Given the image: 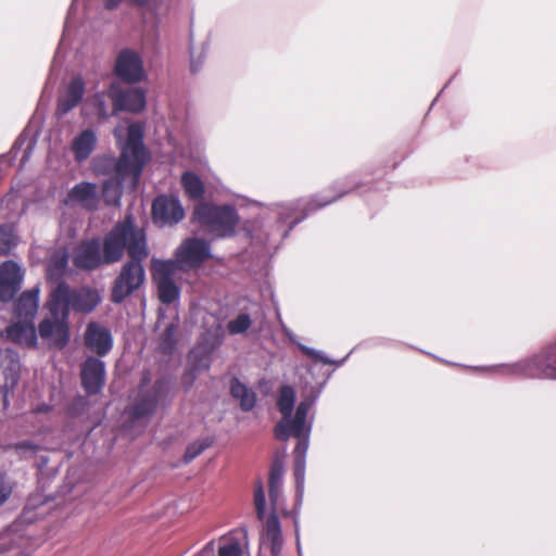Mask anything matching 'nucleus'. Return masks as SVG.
Listing matches in <instances>:
<instances>
[{
  "label": "nucleus",
  "mask_w": 556,
  "mask_h": 556,
  "mask_svg": "<svg viewBox=\"0 0 556 556\" xmlns=\"http://www.w3.org/2000/svg\"><path fill=\"white\" fill-rule=\"evenodd\" d=\"M101 302L99 291L89 286L71 288L60 281L49 293L46 307L51 318H45L38 326L39 336L55 349H63L70 341L68 317L71 311L90 314Z\"/></svg>",
  "instance_id": "nucleus-1"
},
{
  "label": "nucleus",
  "mask_w": 556,
  "mask_h": 556,
  "mask_svg": "<svg viewBox=\"0 0 556 556\" xmlns=\"http://www.w3.org/2000/svg\"><path fill=\"white\" fill-rule=\"evenodd\" d=\"M105 257L114 263L119 262L125 253L129 258L147 260L149 248L143 228L136 224L131 214L117 222L103 238Z\"/></svg>",
  "instance_id": "nucleus-2"
},
{
  "label": "nucleus",
  "mask_w": 556,
  "mask_h": 556,
  "mask_svg": "<svg viewBox=\"0 0 556 556\" xmlns=\"http://www.w3.org/2000/svg\"><path fill=\"white\" fill-rule=\"evenodd\" d=\"M193 218L208 232L216 237H231L236 232L239 216L231 205L199 203L193 211Z\"/></svg>",
  "instance_id": "nucleus-3"
},
{
  "label": "nucleus",
  "mask_w": 556,
  "mask_h": 556,
  "mask_svg": "<svg viewBox=\"0 0 556 556\" xmlns=\"http://www.w3.org/2000/svg\"><path fill=\"white\" fill-rule=\"evenodd\" d=\"M146 260L129 258L121 268L111 289V301L123 303L129 295L141 288L146 280L142 263Z\"/></svg>",
  "instance_id": "nucleus-4"
},
{
  "label": "nucleus",
  "mask_w": 556,
  "mask_h": 556,
  "mask_svg": "<svg viewBox=\"0 0 556 556\" xmlns=\"http://www.w3.org/2000/svg\"><path fill=\"white\" fill-rule=\"evenodd\" d=\"M179 266L173 260H153L151 263L152 279L157 288V298L161 303L170 305L180 296V288L174 281Z\"/></svg>",
  "instance_id": "nucleus-5"
},
{
  "label": "nucleus",
  "mask_w": 556,
  "mask_h": 556,
  "mask_svg": "<svg viewBox=\"0 0 556 556\" xmlns=\"http://www.w3.org/2000/svg\"><path fill=\"white\" fill-rule=\"evenodd\" d=\"M72 263L81 271H92L103 265L114 264L106 260L104 242L99 237L81 240L73 251Z\"/></svg>",
  "instance_id": "nucleus-6"
},
{
  "label": "nucleus",
  "mask_w": 556,
  "mask_h": 556,
  "mask_svg": "<svg viewBox=\"0 0 556 556\" xmlns=\"http://www.w3.org/2000/svg\"><path fill=\"white\" fill-rule=\"evenodd\" d=\"M134 163L127 157L126 152H121L118 159L111 155H99L92 160L91 168L97 176H111L110 179L117 178L125 180L131 176L137 181L140 175L134 169Z\"/></svg>",
  "instance_id": "nucleus-7"
},
{
  "label": "nucleus",
  "mask_w": 556,
  "mask_h": 556,
  "mask_svg": "<svg viewBox=\"0 0 556 556\" xmlns=\"http://www.w3.org/2000/svg\"><path fill=\"white\" fill-rule=\"evenodd\" d=\"M169 391V381L166 378H159L154 381L151 389L140 391L138 400L131 407L130 415L134 419L151 416L161 400H163Z\"/></svg>",
  "instance_id": "nucleus-8"
},
{
  "label": "nucleus",
  "mask_w": 556,
  "mask_h": 556,
  "mask_svg": "<svg viewBox=\"0 0 556 556\" xmlns=\"http://www.w3.org/2000/svg\"><path fill=\"white\" fill-rule=\"evenodd\" d=\"M210 243L204 239L188 238L177 249L175 253L176 262L179 269L187 266L189 268H197L201 266L206 260L211 258Z\"/></svg>",
  "instance_id": "nucleus-9"
},
{
  "label": "nucleus",
  "mask_w": 556,
  "mask_h": 556,
  "mask_svg": "<svg viewBox=\"0 0 556 556\" xmlns=\"http://www.w3.org/2000/svg\"><path fill=\"white\" fill-rule=\"evenodd\" d=\"M114 72L123 81L135 84L144 77L143 62L140 54L131 49H123L117 54Z\"/></svg>",
  "instance_id": "nucleus-10"
},
{
  "label": "nucleus",
  "mask_w": 556,
  "mask_h": 556,
  "mask_svg": "<svg viewBox=\"0 0 556 556\" xmlns=\"http://www.w3.org/2000/svg\"><path fill=\"white\" fill-rule=\"evenodd\" d=\"M109 99L113 102V113L122 111L138 113L146 106V94L140 88L121 90L112 84L109 89Z\"/></svg>",
  "instance_id": "nucleus-11"
},
{
  "label": "nucleus",
  "mask_w": 556,
  "mask_h": 556,
  "mask_svg": "<svg viewBox=\"0 0 556 556\" xmlns=\"http://www.w3.org/2000/svg\"><path fill=\"white\" fill-rule=\"evenodd\" d=\"M122 152H126L127 157L134 163L132 166L137 175H141L149 155L143 144V130L140 125L131 124L128 126L127 140L122 148Z\"/></svg>",
  "instance_id": "nucleus-12"
},
{
  "label": "nucleus",
  "mask_w": 556,
  "mask_h": 556,
  "mask_svg": "<svg viewBox=\"0 0 556 556\" xmlns=\"http://www.w3.org/2000/svg\"><path fill=\"white\" fill-rule=\"evenodd\" d=\"M81 384L87 394L100 393L105 383V365L97 357L89 356L81 365Z\"/></svg>",
  "instance_id": "nucleus-13"
},
{
  "label": "nucleus",
  "mask_w": 556,
  "mask_h": 556,
  "mask_svg": "<svg viewBox=\"0 0 556 556\" xmlns=\"http://www.w3.org/2000/svg\"><path fill=\"white\" fill-rule=\"evenodd\" d=\"M23 271L14 261H5L0 265V301L10 302L21 289Z\"/></svg>",
  "instance_id": "nucleus-14"
},
{
  "label": "nucleus",
  "mask_w": 556,
  "mask_h": 556,
  "mask_svg": "<svg viewBox=\"0 0 556 556\" xmlns=\"http://www.w3.org/2000/svg\"><path fill=\"white\" fill-rule=\"evenodd\" d=\"M84 341L86 348L99 357L109 354L113 348L111 331L96 321H91L87 325Z\"/></svg>",
  "instance_id": "nucleus-15"
},
{
  "label": "nucleus",
  "mask_w": 556,
  "mask_h": 556,
  "mask_svg": "<svg viewBox=\"0 0 556 556\" xmlns=\"http://www.w3.org/2000/svg\"><path fill=\"white\" fill-rule=\"evenodd\" d=\"M153 219L162 224H177L185 216V211L178 199L168 195H159L152 203Z\"/></svg>",
  "instance_id": "nucleus-16"
},
{
  "label": "nucleus",
  "mask_w": 556,
  "mask_h": 556,
  "mask_svg": "<svg viewBox=\"0 0 556 556\" xmlns=\"http://www.w3.org/2000/svg\"><path fill=\"white\" fill-rule=\"evenodd\" d=\"M65 204H78L86 211H97L100 204L97 185L89 181L76 184L68 191Z\"/></svg>",
  "instance_id": "nucleus-17"
},
{
  "label": "nucleus",
  "mask_w": 556,
  "mask_h": 556,
  "mask_svg": "<svg viewBox=\"0 0 556 556\" xmlns=\"http://www.w3.org/2000/svg\"><path fill=\"white\" fill-rule=\"evenodd\" d=\"M85 93V80L81 76H74L66 90L65 93L58 99L56 104V114L59 116L66 115L70 111L76 108L80 101L83 100Z\"/></svg>",
  "instance_id": "nucleus-18"
},
{
  "label": "nucleus",
  "mask_w": 556,
  "mask_h": 556,
  "mask_svg": "<svg viewBox=\"0 0 556 556\" xmlns=\"http://www.w3.org/2000/svg\"><path fill=\"white\" fill-rule=\"evenodd\" d=\"M8 340L28 348L37 344V334L33 321L17 320L1 332Z\"/></svg>",
  "instance_id": "nucleus-19"
},
{
  "label": "nucleus",
  "mask_w": 556,
  "mask_h": 556,
  "mask_svg": "<svg viewBox=\"0 0 556 556\" xmlns=\"http://www.w3.org/2000/svg\"><path fill=\"white\" fill-rule=\"evenodd\" d=\"M98 143V137L93 129L81 130L71 142V151L77 163L87 161L94 152Z\"/></svg>",
  "instance_id": "nucleus-20"
},
{
  "label": "nucleus",
  "mask_w": 556,
  "mask_h": 556,
  "mask_svg": "<svg viewBox=\"0 0 556 556\" xmlns=\"http://www.w3.org/2000/svg\"><path fill=\"white\" fill-rule=\"evenodd\" d=\"M40 289L35 287L24 291L14 303V315L20 320L33 321L39 306Z\"/></svg>",
  "instance_id": "nucleus-21"
},
{
  "label": "nucleus",
  "mask_w": 556,
  "mask_h": 556,
  "mask_svg": "<svg viewBox=\"0 0 556 556\" xmlns=\"http://www.w3.org/2000/svg\"><path fill=\"white\" fill-rule=\"evenodd\" d=\"M309 427H306V419L294 415L293 418H282L274 429L276 439L287 441L291 435L298 439L306 438Z\"/></svg>",
  "instance_id": "nucleus-22"
},
{
  "label": "nucleus",
  "mask_w": 556,
  "mask_h": 556,
  "mask_svg": "<svg viewBox=\"0 0 556 556\" xmlns=\"http://www.w3.org/2000/svg\"><path fill=\"white\" fill-rule=\"evenodd\" d=\"M361 187H362V184H359V182H353L348 188H338L336 186H331L328 188V191H331V195L324 197V198L316 197V198L311 199L306 204L305 211L313 212V211L323 208Z\"/></svg>",
  "instance_id": "nucleus-23"
},
{
  "label": "nucleus",
  "mask_w": 556,
  "mask_h": 556,
  "mask_svg": "<svg viewBox=\"0 0 556 556\" xmlns=\"http://www.w3.org/2000/svg\"><path fill=\"white\" fill-rule=\"evenodd\" d=\"M230 394L239 400L240 408L243 412H250L256 405V393L237 377H232L230 380Z\"/></svg>",
  "instance_id": "nucleus-24"
},
{
  "label": "nucleus",
  "mask_w": 556,
  "mask_h": 556,
  "mask_svg": "<svg viewBox=\"0 0 556 556\" xmlns=\"http://www.w3.org/2000/svg\"><path fill=\"white\" fill-rule=\"evenodd\" d=\"M186 195L192 201H200L205 194V187L201 178L193 172L187 170L180 178Z\"/></svg>",
  "instance_id": "nucleus-25"
},
{
  "label": "nucleus",
  "mask_w": 556,
  "mask_h": 556,
  "mask_svg": "<svg viewBox=\"0 0 556 556\" xmlns=\"http://www.w3.org/2000/svg\"><path fill=\"white\" fill-rule=\"evenodd\" d=\"M283 466L278 459L270 465L268 477V494L270 503L275 506L278 503L282 483Z\"/></svg>",
  "instance_id": "nucleus-26"
},
{
  "label": "nucleus",
  "mask_w": 556,
  "mask_h": 556,
  "mask_svg": "<svg viewBox=\"0 0 556 556\" xmlns=\"http://www.w3.org/2000/svg\"><path fill=\"white\" fill-rule=\"evenodd\" d=\"M295 392L290 386H282L279 389L277 400L278 410L281 413L282 418H290L294 407Z\"/></svg>",
  "instance_id": "nucleus-27"
},
{
  "label": "nucleus",
  "mask_w": 556,
  "mask_h": 556,
  "mask_svg": "<svg viewBox=\"0 0 556 556\" xmlns=\"http://www.w3.org/2000/svg\"><path fill=\"white\" fill-rule=\"evenodd\" d=\"M117 178L108 179L102 185V197L108 205H118L122 197V182Z\"/></svg>",
  "instance_id": "nucleus-28"
},
{
  "label": "nucleus",
  "mask_w": 556,
  "mask_h": 556,
  "mask_svg": "<svg viewBox=\"0 0 556 556\" xmlns=\"http://www.w3.org/2000/svg\"><path fill=\"white\" fill-rule=\"evenodd\" d=\"M15 245L13 229L8 225L0 226V255H7Z\"/></svg>",
  "instance_id": "nucleus-29"
},
{
  "label": "nucleus",
  "mask_w": 556,
  "mask_h": 556,
  "mask_svg": "<svg viewBox=\"0 0 556 556\" xmlns=\"http://www.w3.org/2000/svg\"><path fill=\"white\" fill-rule=\"evenodd\" d=\"M212 445V440L206 438L201 441H195L189 444L186 448V453L184 455V460L186 463H190L199 455H201L207 447Z\"/></svg>",
  "instance_id": "nucleus-30"
},
{
  "label": "nucleus",
  "mask_w": 556,
  "mask_h": 556,
  "mask_svg": "<svg viewBox=\"0 0 556 556\" xmlns=\"http://www.w3.org/2000/svg\"><path fill=\"white\" fill-rule=\"evenodd\" d=\"M251 327V318L248 314H239L235 319L230 320L227 325L230 334L244 333Z\"/></svg>",
  "instance_id": "nucleus-31"
},
{
  "label": "nucleus",
  "mask_w": 556,
  "mask_h": 556,
  "mask_svg": "<svg viewBox=\"0 0 556 556\" xmlns=\"http://www.w3.org/2000/svg\"><path fill=\"white\" fill-rule=\"evenodd\" d=\"M254 506L257 518L263 520L265 517L266 500L262 480H258L254 486Z\"/></svg>",
  "instance_id": "nucleus-32"
},
{
  "label": "nucleus",
  "mask_w": 556,
  "mask_h": 556,
  "mask_svg": "<svg viewBox=\"0 0 556 556\" xmlns=\"http://www.w3.org/2000/svg\"><path fill=\"white\" fill-rule=\"evenodd\" d=\"M175 334H176V326L174 324H169L168 326H166V328L164 329V331L161 336L160 346H161L162 352L170 353L174 350L175 344H176Z\"/></svg>",
  "instance_id": "nucleus-33"
},
{
  "label": "nucleus",
  "mask_w": 556,
  "mask_h": 556,
  "mask_svg": "<svg viewBox=\"0 0 556 556\" xmlns=\"http://www.w3.org/2000/svg\"><path fill=\"white\" fill-rule=\"evenodd\" d=\"M106 98H109V93L98 92L93 96L92 102L97 110V114L100 118H108L111 115H115L113 113V109L110 111L106 104Z\"/></svg>",
  "instance_id": "nucleus-34"
},
{
  "label": "nucleus",
  "mask_w": 556,
  "mask_h": 556,
  "mask_svg": "<svg viewBox=\"0 0 556 556\" xmlns=\"http://www.w3.org/2000/svg\"><path fill=\"white\" fill-rule=\"evenodd\" d=\"M277 538H282L280 521L276 514H270L266 520V539L277 540Z\"/></svg>",
  "instance_id": "nucleus-35"
},
{
  "label": "nucleus",
  "mask_w": 556,
  "mask_h": 556,
  "mask_svg": "<svg viewBox=\"0 0 556 556\" xmlns=\"http://www.w3.org/2000/svg\"><path fill=\"white\" fill-rule=\"evenodd\" d=\"M218 556H242V548L238 541L223 545L218 549Z\"/></svg>",
  "instance_id": "nucleus-36"
},
{
  "label": "nucleus",
  "mask_w": 556,
  "mask_h": 556,
  "mask_svg": "<svg viewBox=\"0 0 556 556\" xmlns=\"http://www.w3.org/2000/svg\"><path fill=\"white\" fill-rule=\"evenodd\" d=\"M11 493V485L5 481V477L0 473V505L10 497Z\"/></svg>",
  "instance_id": "nucleus-37"
},
{
  "label": "nucleus",
  "mask_w": 556,
  "mask_h": 556,
  "mask_svg": "<svg viewBox=\"0 0 556 556\" xmlns=\"http://www.w3.org/2000/svg\"><path fill=\"white\" fill-rule=\"evenodd\" d=\"M123 0H103L104 8L106 10H114L116 9ZM131 3L138 5V7H144L148 4L149 0H129Z\"/></svg>",
  "instance_id": "nucleus-38"
},
{
  "label": "nucleus",
  "mask_w": 556,
  "mask_h": 556,
  "mask_svg": "<svg viewBox=\"0 0 556 556\" xmlns=\"http://www.w3.org/2000/svg\"><path fill=\"white\" fill-rule=\"evenodd\" d=\"M312 405H313V401L309 399L301 401L296 407L294 415L301 416L306 419Z\"/></svg>",
  "instance_id": "nucleus-39"
},
{
  "label": "nucleus",
  "mask_w": 556,
  "mask_h": 556,
  "mask_svg": "<svg viewBox=\"0 0 556 556\" xmlns=\"http://www.w3.org/2000/svg\"><path fill=\"white\" fill-rule=\"evenodd\" d=\"M270 542V554L271 556H278L282 549V538L277 540H268Z\"/></svg>",
  "instance_id": "nucleus-40"
},
{
  "label": "nucleus",
  "mask_w": 556,
  "mask_h": 556,
  "mask_svg": "<svg viewBox=\"0 0 556 556\" xmlns=\"http://www.w3.org/2000/svg\"><path fill=\"white\" fill-rule=\"evenodd\" d=\"M16 448L17 450H25V451H31V452H36L38 450V446L35 445L33 442L30 441H23V442H20L17 445H16Z\"/></svg>",
  "instance_id": "nucleus-41"
},
{
  "label": "nucleus",
  "mask_w": 556,
  "mask_h": 556,
  "mask_svg": "<svg viewBox=\"0 0 556 556\" xmlns=\"http://www.w3.org/2000/svg\"><path fill=\"white\" fill-rule=\"evenodd\" d=\"M150 380H151L150 371L144 370L141 376L140 391H144L143 389H144V387H147L150 383Z\"/></svg>",
  "instance_id": "nucleus-42"
},
{
  "label": "nucleus",
  "mask_w": 556,
  "mask_h": 556,
  "mask_svg": "<svg viewBox=\"0 0 556 556\" xmlns=\"http://www.w3.org/2000/svg\"><path fill=\"white\" fill-rule=\"evenodd\" d=\"M306 447H307V442H299L295 446V453L296 454H301V453H304L306 451Z\"/></svg>",
  "instance_id": "nucleus-43"
},
{
  "label": "nucleus",
  "mask_w": 556,
  "mask_h": 556,
  "mask_svg": "<svg viewBox=\"0 0 556 556\" xmlns=\"http://www.w3.org/2000/svg\"><path fill=\"white\" fill-rule=\"evenodd\" d=\"M307 355H309V356H311V357H313V358H318V357H319V356H318V354H317L316 352L311 351V350H307Z\"/></svg>",
  "instance_id": "nucleus-44"
}]
</instances>
